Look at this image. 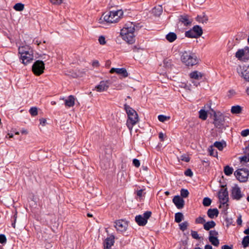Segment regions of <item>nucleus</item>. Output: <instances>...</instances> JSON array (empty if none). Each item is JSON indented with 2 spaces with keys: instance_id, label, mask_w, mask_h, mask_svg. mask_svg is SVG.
<instances>
[{
  "instance_id": "f257e3e1",
  "label": "nucleus",
  "mask_w": 249,
  "mask_h": 249,
  "mask_svg": "<svg viewBox=\"0 0 249 249\" xmlns=\"http://www.w3.org/2000/svg\"><path fill=\"white\" fill-rule=\"evenodd\" d=\"M135 25L132 22L128 23L121 30V35L123 40L129 44H133L135 42L134 31Z\"/></svg>"
},
{
  "instance_id": "f03ea898",
  "label": "nucleus",
  "mask_w": 249,
  "mask_h": 249,
  "mask_svg": "<svg viewBox=\"0 0 249 249\" xmlns=\"http://www.w3.org/2000/svg\"><path fill=\"white\" fill-rule=\"evenodd\" d=\"M124 108L128 117L126 125L131 132L133 126L135 125L139 121L138 115L134 109L126 104L124 105Z\"/></svg>"
},
{
  "instance_id": "7ed1b4c3",
  "label": "nucleus",
  "mask_w": 249,
  "mask_h": 249,
  "mask_svg": "<svg viewBox=\"0 0 249 249\" xmlns=\"http://www.w3.org/2000/svg\"><path fill=\"white\" fill-rule=\"evenodd\" d=\"M18 53L20 55L22 63L25 65L28 64L33 60V52L29 46L26 45L19 47Z\"/></svg>"
},
{
  "instance_id": "20e7f679",
  "label": "nucleus",
  "mask_w": 249,
  "mask_h": 249,
  "mask_svg": "<svg viewBox=\"0 0 249 249\" xmlns=\"http://www.w3.org/2000/svg\"><path fill=\"white\" fill-rule=\"evenodd\" d=\"M123 14L124 12L122 10L110 11L103 15V19L107 23H116L122 18Z\"/></svg>"
},
{
  "instance_id": "39448f33",
  "label": "nucleus",
  "mask_w": 249,
  "mask_h": 249,
  "mask_svg": "<svg viewBox=\"0 0 249 249\" xmlns=\"http://www.w3.org/2000/svg\"><path fill=\"white\" fill-rule=\"evenodd\" d=\"M181 60L186 66H193L198 63L196 55L191 52L185 51L181 55Z\"/></svg>"
},
{
  "instance_id": "423d86ee",
  "label": "nucleus",
  "mask_w": 249,
  "mask_h": 249,
  "mask_svg": "<svg viewBox=\"0 0 249 249\" xmlns=\"http://www.w3.org/2000/svg\"><path fill=\"white\" fill-rule=\"evenodd\" d=\"M234 175L240 182H245L248 180L249 171L245 168L238 169L234 172Z\"/></svg>"
},
{
  "instance_id": "0eeeda50",
  "label": "nucleus",
  "mask_w": 249,
  "mask_h": 249,
  "mask_svg": "<svg viewBox=\"0 0 249 249\" xmlns=\"http://www.w3.org/2000/svg\"><path fill=\"white\" fill-rule=\"evenodd\" d=\"M218 198L221 203L220 207H221V205L223 207H225V205L226 206L228 205L227 203L229 200L228 192L227 189L225 188L224 186H222L218 192Z\"/></svg>"
},
{
  "instance_id": "6e6552de",
  "label": "nucleus",
  "mask_w": 249,
  "mask_h": 249,
  "mask_svg": "<svg viewBox=\"0 0 249 249\" xmlns=\"http://www.w3.org/2000/svg\"><path fill=\"white\" fill-rule=\"evenodd\" d=\"M45 69V64L42 61L37 60L32 66V71L37 76H39L44 72Z\"/></svg>"
},
{
  "instance_id": "1a4fd4ad",
  "label": "nucleus",
  "mask_w": 249,
  "mask_h": 249,
  "mask_svg": "<svg viewBox=\"0 0 249 249\" xmlns=\"http://www.w3.org/2000/svg\"><path fill=\"white\" fill-rule=\"evenodd\" d=\"M152 213L150 211H146L143 215H138L135 217L136 223L140 226H143L147 223V220L151 216Z\"/></svg>"
},
{
  "instance_id": "9d476101",
  "label": "nucleus",
  "mask_w": 249,
  "mask_h": 249,
  "mask_svg": "<svg viewBox=\"0 0 249 249\" xmlns=\"http://www.w3.org/2000/svg\"><path fill=\"white\" fill-rule=\"evenodd\" d=\"M235 56L240 60L246 61L249 59V48L246 47L239 50L235 53Z\"/></svg>"
},
{
  "instance_id": "9b49d317",
  "label": "nucleus",
  "mask_w": 249,
  "mask_h": 249,
  "mask_svg": "<svg viewBox=\"0 0 249 249\" xmlns=\"http://www.w3.org/2000/svg\"><path fill=\"white\" fill-rule=\"evenodd\" d=\"M128 224L127 221L121 219L115 221L114 227L117 231L123 232L126 231Z\"/></svg>"
},
{
  "instance_id": "f8f14e48",
  "label": "nucleus",
  "mask_w": 249,
  "mask_h": 249,
  "mask_svg": "<svg viewBox=\"0 0 249 249\" xmlns=\"http://www.w3.org/2000/svg\"><path fill=\"white\" fill-rule=\"evenodd\" d=\"M238 72L246 81H249V66H240L239 69L237 70Z\"/></svg>"
},
{
  "instance_id": "ddd939ff",
  "label": "nucleus",
  "mask_w": 249,
  "mask_h": 249,
  "mask_svg": "<svg viewBox=\"0 0 249 249\" xmlns=\"http://www.w3.org/2000/svg\"><path fill=\"white\" fill-rule=\"evenodd\" d=\"M231 196L233 199L239 200L243 196L241 189L237 185H235L232 189Z\"/></svg>"
},
{
  "instance_id": "4468645a",
  "label": "nucleus",
  "mask_w": 249,
  "mask_h": 249,
  "mask_svg": "<svg viewBox=\"0 0 249 249\" xmlns=\"http://www.w3.org/2000/svg\"><path fill=\"white\" fill-rule=\"evenodd\" d=\"M214 119L213 121V124L215 127L221 128L222 126L224 125V117L222 115H214Z\"/></svg>"
},
{
  "instance_id": "2eb2a0df",
  "label": "nucleus",
  "mask_w": 249,
  "mask_h": 249,
  "mask_svg": "<svg viewBox=\"0 0 249 249\" xmlns=\"http://www.w3.org/2000/svg\"><path fill=\"white\" fill-rule=\"evenodd\" d=\"M109 88V83L107 81H102L99 85L95 87V89L98 92L107 91Z\"/></svg>"
},
{
  "instance_id": "dca6fc26",
  "label": "nucleus",
  "mask_w": 249,
  "mask_h": 249,
  "mask_svg": "<svg viewBox=\"0 0 249 249\" xmlns=\"http://www.w3.org/2000/svg\"><path fill=\"white\" fill-rule=\"evenodd\" d=\"M173 202L178 209L183 208L184 206V200L179 196H176L173 199Z\"/></svg>"
},
{
  "instance_id": "f3484780",
  "label": "nucleus",
  "mask_w": 249,
  "mask_h": 249,
  "mask_svg": "<svg viewBox=\"0 0 249 249\" xmlns=\"http://www.w3.org/2000/svg\"><path fill=\"white\" fill-rule=\"evenodd\" d=\"M110 72L112 73L116 72L118 74H120L124 77H126L128 76V73L126 70L125 68H112L110 70Z\"/></svg>"
},
{
  "instance_id": "a211bd4d",
  "label": "nucleus",
  "mask_w": 249,
  "mask_h": 249,
  "mask_svg": "<svg viewBox=\"0 0 249 249\" xmlns=\"http://www.w3.org/2000/svg\"><path fill=\"white\" fill-rule=\"evenodd\" d=\"M179 20L185 26L191 25L193 21L192 18L187 15H183L180 16Z\"/></svg>"
},
{
  "instance_id": "6ab92c4d",
  "label": "nucleus",
  "mask_w": 249,
  "mask_h": 249,
  "mask_svg": "<svg viewBox=\"0 0 249 249\" xmlns=\"http://www.w3.org/2000/svg\"><path fill=\"white\" fill-rule=\"evenodd\" d=\"M114 236L111 235L109 237H107L105 241L104 242V249H109L114 244Z\"/></svg>"
},
{
  "instance_id": "aec40b11",
  "label": "nucleus",
  "mask_w": 249,
  "mask_h": 249,
  "mask_svg": "<svg viewBox=\"0 0 249 249\" xmlns=\"http://www.w3.org/2000/svg\"><path fill=\"white\" fill-rule=\"evenodd\" d=\"M203 76V75L201 72L197 71H193L189 74V76L192 80H200Z\"/></svg>"
},
{
  "instance_id": "412c9836",
  "label": "nucleus",
  "mask_w": 249,
  "mask_h": 249,
  "mask_svg": "<svg viewBox=\"0 0 249 249\" xmlns=\"http://www.w3.org/2000/svg\"><path fill=\"white\" fill-rule=\"evenodd\" d=\"M75 104V98L72 95H70L65 100L66 107H73Z\"/></svg>"
},
{
  "instance_id": "4be33fe9",
  "label": "nucleus",
  "mask_w": 249,
  "mask_h": 249,
  "mask_svg": "<svg viewBox=\"0 0 249 249\" xmlns=\"http://www.w3.org/2000/svg\"><path fill=\"white\" fill-rule=\"evenodd\" d=\"M219 212L217 209H210L207 212L208 216L211 218H213L217 217L218 215Z\"/></svg>"
},
{
  "instance_id": "5701e85b",
  "label": "nucleus",
  "mask_w": 249,
  "mask_h": 249,
  "mask_svg": "<svg viewBox=\"0 0 249 249\" xmlns=\"http://www.w3.org/2000/svg\"><path fill=\"white\" fill-rule=\"evenodd\" d=\"M213 146L216 147L219 150L222 151L224 147L226 146V143L224 141L215 142L213 143Z\"/></svg>"
},
{
  "instance_id": "b1692460",
  "label": "nucleus",
  "mask_w": 249,
  "mask_h": 249,
  "mask_svg": "<svg viewBox=\"0 0 249 249\" xmlns=\"http://www.w3.org/2000/svg\"><path fill=\"white\" fill-rule=\"evenodd\" d=\"M196 20L199 22L204 24L207 23L208 20V17L205 14L203 13L202 14L199 15L197 17Z\"/></svg>"
},
{
  "instance_id": "393cba45",
  "label": "nucleus",
  "mask_w": 249,
  "mask_h": 249,
  "mask_svg": "<svg viewBox=\"0 0 249 249\" xmlns=\"http://www.w3.org/2000/svg\"><path fill=\"white\" fill-rule=\"evenodd\" d=\"M177 38V35L175 33L170 32L166 36V39L169 42H173L176 40Z\"/></svg>"
},
{
  "instance_id": "a878e982",
  "label": "nucleus",
  "mask_w": 249,
  "mask_h": 249,
  "mask_svg": "<svg viewBox=\"0 0 249 249\" xmlns=\"http://www.w3.org/2000/svg\"><path fill=\"white\" fill-rule=\"evenodd\" d=\"M192 29L198 37L200 36L203 33L202 28L198 25L195 26Z\"/></svg>"
},
{
  "instance_id": "bb28decb",
  "label": "nucleus",
  "mask_w": 249,
  "mask_h": 249,
  "mask_svg": "<svg viewBox=\"0 0 249 249\" xmlns=\"http://www.w3.org/2000/svg\"><path fill=\"white\" fill-rule=\"evenodd\" d=\"M215 226V223L213 221H209L204 223V229L205 230L208 231L210 229L214 227Z\"/></svg>"
},
{
  "instance_id": "cd10ccee",
  "label": "nucleus",
  "mask_w": 249,
  "mask_h": 249,
  "mask_svg": "<svg viewBox=\"0 0 249 249\" xmlns=\"http://www.w3.org/2000/svg\"><path fill=\"white\" fill-rule=\"evenodd\" d=\"M241 111L242 107L239 105L232 106L231 108V112L232 114H239Z\"/></svg>"
},
{
  "instance_id": "c85d7f7f",
  "label": "nucleus",
  "mask_w": 249,
  "mask_h": 249,
  "mask_svg": "<svg viewBox=\"0 0 249 249\" xmlns=\"http://www.w3.org/2000/svg\"><path fill=\"white\" fill-rule=\"evenodd\" d=\"M183 214L181 213H177L175 215V221L177 223H179L183 219Z\"/></svg>"
},
{
  "instance_id": "c756f323",
  "label": "nucleus",
  "mask_w": 249,
  "mask_h": 249,
  "mask_svg": "<svg viewBox=\"0 0 249 249\" xmlns=\"http://www.w3.org/2000/svg\"><path fill=\"white\" fill-rule=\"evenodd\" d=\"M209 240L214 246L217 247L219 244V241L217 237H209Z\"/></svg>"
},
{
  "instance_id": "7c9ffc66",
  "label": "nucleus",
  "mask_w": 249,
  "mask_h": 249,
  "mask_svg": "<svg viewBox=\"0 0 249 249\" xmlns=\"http://www.w3.org/2000/svg\"><path fill=\"white\" fill-rule=\"evenodd\" d=\"M233 169L232 167H230L228 165L224 167V173L227 176H230L232 174Z\"/></svg>"
},
{
  "instance_id": "2f4dec72",
  "label": "nucleus",
  "mask_w": 249,
  "mask_h": 249,
  "mask_svg": "<svg viewBox=\"0 0 249 249\" xmlns=\"http://www.w3.org/2000/svg\"><path fill=\"white\" fill-rule=\"evenodd\" d=\"M24 8V5L21 3H17L14 6V9L17 11H22Z\"/></svg>"
},
{
  "instance_id": "473e14b6",
  "label": "nucleus",
  "mask_w": 249,
  "mask_h": 249,
  "mask_svg": "<svg viewBox=\"0 0 249 249\" xmlns=\"http://www.w3.org/2000/svg\"><path fill=\"white\" fill-rule=\"evenodd\" d=\"M185 36L191 38H197V36L196 35V34L194 32L192 29L186 32Z\"/></svg>"
},
{
  "instance_id": "72a5a7b5",
  "label": "nucleus",
  "mask_w": 249,
  "mask_h": 249,
  "mask_svg": "<svg viewBox=\"0 0 249 249\" xmlns=\"http://www.w3.org/2000/svg\"><path fill=\"white\" fill-rule=\"evenodd\" d=\"M199 117L201 119H202L203 120H206V119L207 118V112L205 110L201 109L199 111Z\"/></svg>"
},
{
  "instance_id": "f704fd0d",
  "label": "nucleus",
  "mask_w": 249,
  "mask_h": 249,
  "mask_svg": "<svg viewBox=\"0 0 249 249\" xmlns=\"http://www.w3.org/2000/svg\"><path fill=\"white\" fill-rule=\"evenodd\" d=\"M162 12V8L160 6H158L157 7H155L153 10V12L156 15H160L161 14V13Z\"/></svg>"
},
{
  "instance_id": "c9c22d12",
  "label": "nucleus",
  "mask_w": 249,
  "mask_h": 249,
  "mask_svg": "<svg viewBox=\"0 0 249 249\" xmlns=\"http://www.w3.org/2000/svg\"><path fill=\"white\" fill-rule=\"evenodd\" d=\"M242 243L244 248L248 247L249 245V236H245L242 240Z\"/></svg>"
},
{
  "instance_id": "e433bc0d",
  "label": "nucleus",
  "mask_w": 249,
  "mask_h": 249,
  "mask_svg": "<svg viewBox=\"0 0 249 249\" xmlns=\"http://www.w3.org/2000/svg\"><path fill=\"white\" fill-rule=\"evenodd\" d=\"M159 120L161 122H164L169 120L170 118L169 116H166L163 115H160L158 117Z\"/></svg>"
},
{
  "instance_id": "4c0bfd02",
  "label": "nucleus",
  "mask_w": 249,
  "mask_h": 249,
  "mask_svg": "<svg viewBox=\"0 0 249 249\" xmlns=\"http://www.w3.org/2000/svg\"><path fill=\"white\" fill-rule=\"evenodd\" d=\"M179 226L181 231H184L187 229V227L188 226V223L187 221L183 222L180 224Z\"/></svg>"
},
{
  "instance_id": "58836bf2",
  "label": "nucleus",
  "mask_w": 249,
  "mask_h": 249,
  "mask_svg": "<svg viewBox=\"0 0 249 249\" xmlns=\"http://www.w3.org/2000/svg\"><path fill=\"white\" fill-rule=\"evenodd\" d=\"M212 201L208 197H205L203 200V205L204 206H209L211 205Z\"/></svg>"
},
{
  "instance_id": "ea45409f",
  "label": "nucleus",
  "mask_w": 249,
  "mask_h": 249,
  "mask_svg": "<svg viewBox=\"0 0 249 249\" xmlns=\"http://www.w3.org/2000/svg\"><path fill=\"white\" fill-rule=\"evenodd\" d=\"M29 112L32 116H36L38 114L37 109L36 107H31L29 110Z\"/></svg>"
},
{
  "instance_id": "a19ab883",
  "label": "nucleus",
  "mask_w": 249,
  "mask_h": 249,
  "mask_svg": "<svg viewBox=\"0 0 249 249\" xmlns=\"http://www.w3.org/2000/svg\"><path fill=\"white\" fill-rule=\"evenodd\" d=\"M189 192L187 190L182 189L180 191L181 196L184 198H186L188 196Z\"/></svg>"
},
{
  "instance_id": "79ce46f5",
  "label": "nucleus",
  "mask_w": 249,
  "mask_h": 249,
  "mask_svg": "<svg viewBox=\"0 0 249 249\" xmlns=\"http://www.w3.org/2000/svg\"><path fill=\"white\" fill-rule=\"evenodd\" d=\"M210 155L213 157H217V152L214 151L213 147L212 146L209 148Z\"/></svg>"
},
{
  "instance_id": "37998d69",
  "label": "nucleus",
  "mask_w": 249,
  "mask_h": 249,
  "mask_svg": "<svg viewBox=\"0 0 249 249\" xmlns=\"http://www.w3.org/2000/svg\"><path fill=\"white\" fill-rule=\"evenodd\" d=\"M191 235L192 237L195 239H200V237L199 236L197 232L194 231H191Z\"/></svg>"
},
{
  "instance_id": "c03bdc74",
  "label": "nucleus",
  "mask_w": 249,
  "mask_h": 249,
  "mask_svg": "<svg viewBox=\"0 0 249 249\" xmlns=\"http://www.w3.org/2000/svg\"><path fill=\"white\" fill-rule=\"evenodd\" d=\"M179 159L180 160H181L182 161H185V162H189V160H190V158L188 156H187L186 155H181L180 157V159Z\"/></svg>"
},
{
  "instance_id": "a18cd8bd",
  "label": "nucleus",
  "mask_w": 249,
  "mask_h": 249,
  "mask_svg": "<svg viewBox=\"0 0 249 249\" xmlns=\"http://www.w3.org/2000/svg\"><path fill=\"white\" fill-rule=\"evenodd\" d=\"M218 232L215 230L210 231L209 232V236L212 237H217Z\"/></svg>"
},
{
  "instance_id": "49530a36",
  "label": "nucleus",
  "mask_w": 249,
  "mask_h": 249,
  "mask_svg": "<svg viewBox=\"0 0 249 249\" xmlns=\"http://www.w3.org/2000/svg\"><path fill=\"white\" fill-rule=\"evenodd\" d=\"M98 41L101 45H105L106 43L105 37L102 36H99Z\"/></svg>"
},
{
  "instance_id": "de8ad7c7",
  "label": "nucleus",
  "mask_w": 249,
  "mask_h": 249,
  "mask_svg": "<svg viewBox=\"0 0 249 249\" xmlns=\"http://www.w3.org/2000/svg\"><path fill=\"white\" fill-rule=\"evenodd\" d=\"M196 222L197 223L203 224L205 222V220L202 217H198L196 220Z\"/></svg>"
},
{
  "instance_id": "09e8293b",
  "label": "nucleus",
  "mask_w": 249,
  "mask_h": 249,
  "mask_svg": "<svg viewBox=\"0 0 249 249\" xmlns=\"http://www.w3.org/2000/svg\"><path fill=\"white\" fill-rule=\"evenodd\" d=\"M6 242V238L4 234L0 235V243L4 244Z\"/></svg>"
},
{
  "instance_id": "8fccbe9b",
  "label": "nucleus",
  "mask_w": 249,
  "mask_h": 249,
  "mask_svg": "<svg viewBox=\"0 0 249 249\" xmlns=\"http://www.w3.org/2000/svg\"><path fill=\"white\" fill-rule=\"evenodd\" d=\"M241 162H247L249 161V157L248 156H244L240 158Z\"/></svg>"
},
{
  "instance_id": "3c124183",
  "label": "nucleus",
  "mask_w": 249,
  "mask_h": 249,
  "mask_svg": "<svg viewBox=\"0 0 249 249\" xmlns=\"http://www.w3.org/2000/svg\"><path fill=\"white\" fill-rule=\"evenodd\" d=\"M241 135L243 137H246L249 135V129H245L241 131Z\"/></svg>"
},
{
  "instance_id": "603ef678",
  "label": "nucleus",
  "mask_w": 249,
  "mask_h": 249,
  "mask_svg": "<svg viewBox=\"0 0 249 249\" xmlns=\"http://www.w3.org/2000/svg\"><path fill=\"white\" fill-rule=\"evenodd\" d=\"M184 174L185 175V176L190 177H191L193 175L192 170L190 169H188L187 170H186L184 172Z\"/></svg>"
},
{
  "instance_id": "864d4df0",
  "label": "nucleus",
  "mask_w": 249,
  "mask_h": 249,
  "mask_svg": "<svg viewBox=\"0 0 249 249\" xmlns=\"http://www.w3.org/2000/svg\"><path fill=\"white\" fill-rule=\"evenodd\" d=\"M53 4L59 5L62 2V0H50Z\"/></svg>"
},
{
  "instance_id": "5fc2aeb1",
  "label": "nucleus",
  "mask_w": 249,
  "mask_h": 249,
  "mask_svg": "<svg viewBox=\"0 0 249 249\" xmlns=\"http://www.w3.org/2000/svg\"><path fill=\"white\" fill-rule=\"evenodd\" d=\"M133 164L136 167H139L140 165V161L136 159H135L133 160Z\"/></svg>"
},
{
  "instance_id": "6e6d98bb",
  "label": "nucleus",
  "mask_w": 249,
  "mask_h": 249,
  "mask_svg": "<svg viewBox=\"0 0 249 249\" xmlns=\"http://www.w3.org/2000/svg\"><path fill=\"white\" fill-rule=\"evenodd\" d=\"M17 217V214H15L14 215V217L13 218V222L12 223V227L14 228H15V227H16V221Z\"/></svg>"
},
{
  "instance_id": "4d7b16f0",
  "label": "nucleus",
  "mask_w": 249,
  "mask_h": 249,
  "mask_svg": "<svg viewBox=\"0 0 249 249\" xmlns=\"http://www.w3.org/2000/svg\"><path fill=\"white\" fill-rule=\"evenodd\" d=\"M40 124L42 126H45L46 124V120L45 118H41L40 120Z\"/></svg>"
},
{
  "instance_id": "13d9d810",
  "label": "nucleus",
  "mask_w": 249,
  "mask_h": 249,
  "mask_svg": "<svg viewBox=\"0 0 249 249\" xmlns=\"http://www.w3.org/2000/svg\"><path fill=\"white\" fill-rule=\"evenodd\" d=\"M143 190L141 189L137 192V195L139 197H141L142 196Z\"/></svg>"
},
{
  "instance_id": "bf43d9fd",
  "label": "nucleus",
  "mask_w": 249,
  "mask_h": 249,
  "mask_svg": "<svg viewBox=\"0 0 249 249\" xmlns=\"http://www.w3.org/2000/svg\"><path fill=\"white\" fill-rule=\"evenodd\" d=\"M236 222H237V224L239 225H241L242 224V221L241 215H239V216L237 219Z\"/></svg>"
},
{
  "instance_id": "052dcab7",
  "label": "nucleus",
  "mask_w": 249,
  "mask_h": 249,
  "mask_svg": "<svg viewBox=\"0 0 249 249\" xmlns=\"http://www.w3.org/2000/svg\"><path fill=\"white\" fill-rule=\"evenodd\" d=\"M159 137L161 142L164 141V134L162 132L159 133Z\"/></svg>"
},
{
  "instance_id": "680f3d73",
  "label": "nucleus",
  "mask_w": 249,
  "mask_h": 249,
  "mask_svg": "<svg viewBox=\"0 0 249 249\" xmlns=\"http://www.w3.org/2000/svg\"><path fill=\"white\" fill-rule=\"evenodd\" d=\"M221 249H232V246L225 245L221 247Z\"/></svg>"
},
{
  "instance_id": "e2e57ef3",
  "label": "nucleus",
  "mask_w": 249,
  "mask_h": 249,
  "mask_svg": "<svg viewBox=\"0 0 249 249\" xmlns=\"http://www.w3.org/2000/svg\"><path fill=\"white\" fill-rule=\"evenodd\" d=\"M92 65L93 67H97L99 65V62L97 60H94L93 61Z\"/></svg>"
},
{
  "instance_id": "0e129e2a",
  "label": "nucleus",
  "mask_w": 249,
  "mask_h": 249,
  "mask_svg": "<svg viewBox=\"0 0 249 249\" xmlns=\"http://www.w3.org/2000/svg\"><path fill=\"white\" fill-rule=\"evenodd\" d=\"M245 152L246 154L249 155V145L246 148Z\"/></svg>"
},
{
  "instance_id": "69168bd1",
  "label": "nucleus",
  "mask_w": 249,
  "mask_h": 249,
  "mask_svg": "<svg viewBox=\"0 0 249 249\" xmlns=\"http://www.w3.org/2000/svg\"><path fill=\"white\" fill-rule=\"evenodd\" d=\"M204 249H213L212 246L210 245H206L205 246Z\"/></svg>"
},
{
  "instance_id": "338daca9",
  "label": "nucleus",
  "mask_w": 249,
  "mask_h": 249,
  "mask_svg": "<svg viewBox=\"0 0 249 249\" xmlns=\"http://www.w3.org/2000/svg\"><path fill=\"white\" fill-rule=\"evenodd\" d=\"M21 133L23 134H27L28 132L27 130L26 129H22L21 130Z\"/></svg>"
},
{
  "instance_id": "774afa93",
  "label": "nucleus",
  "mask_w": 249,
  "mask_h": 249,
  "mask_svg": "<svg viewBox=\"0 0 249 249\" xmlns=\"http://www.w3.org/2000/svg\"><path fill=\"white\" fill-rule=\"evenodd\" d=\"M244 232L246 234H249V227L247 229L245 230Z\"/></svg>"
}]
</instances>
